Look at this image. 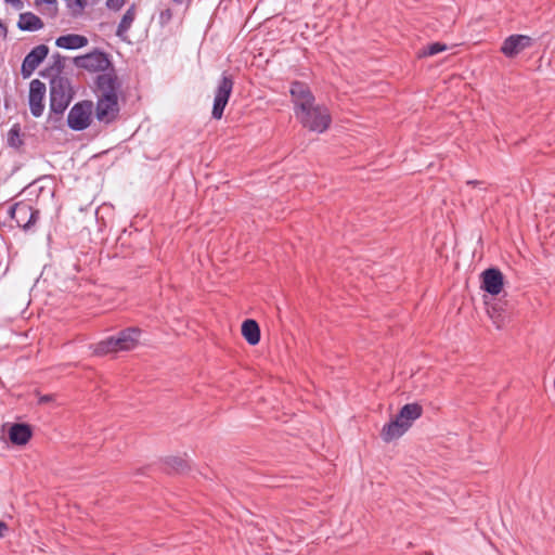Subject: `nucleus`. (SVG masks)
<instances>
[{
  "label": "nucleus",
  "mask_w": 555,
  "mask_h": 555,
  "mask_svg": "<svg viewBox=\"0 0 555 555\" xmlns=\"http://www.w3.org/2000/svg\"><path fill=\"white\" fill-rule=\"evenodd\" d=\"M141 336L139 327H128L118 332L115 336H109L94 346V353L105 356L113 352L129 351L134 349Z\"/></svg>",
  "instance_id": "nucleus-1"
},
{
  "label": "nucleus",
  "mask_w": 555,
  "mask_h": 555,
  "mask_svg": "<svg viewBox=\"0 0 555 555\" xmlns=\"http://www.w3.org/2000/svg\"><path fill=\"white\" fill-rule=\"evenodd\" d=\"M296 117L305 128L319 133L326 131L332 121L328 109L315 103L307 109L299 111Z\"/></svg>",
  "instance_id": "nucleus-2"
},
{
  "label": "nucleus",
  "mask_w": 555,
  "mask_h": 555,
  "mask_svg": "<svg viewBox=\"0 0 555 555\" xmlns=\"http://www.w3.org/2000/svg\"><path fill=\"white\" fill-rule=\"evenodd\" d=\"M72 100L70 83L67 78L56 76L50 81V114L62 116Z\"/></svg>",
  "instance_id": "nucleus-3"
},
{
  "label": "nucleus",
  "mask_w": 555,
  "mask_h": 555,
  "mask_svg": "<svg viewBox=\"0 0 555 555\" xmlns=\"http://www.w3.org/2000/svg\"><path fill=\"white\" fill-rule=\"evenodd\" d=\"M234 86L233 77L223 73L215 91L211 116L215 119H221L223 111L229 102Z\"/></svg>",
  "instance_id": "nucleus-4"
},
{
  "label": "nucleus",
  "mask_w": 555,
  "mask_h": 555,
  "mask_svg": "<svg viewBox=\"0 0 555 555\" xmlns=\"http://www.w3.org/2000/svg\"><path fill=\"white\" fill-rule=\"evenodd\" d=\"M93 104L90 101L76 103L67 116V125L75 131H81L89 127L91 122Z\"/></svg>",
  "instance_id": "nucleus-5"
},
{
  "label": "nucleus",
  "mask_w": 555,
  "mask_h": 555,
  "mask_svg": "<svg viewBox=\"0 0 555 555\" xmlns=\"http://www.w3.org/2000/svg\"><path fill=\"white\" fill-rule=\"evenodd\" d=\"M9 215L24 230H29L39 219V210L34 209L27 202H18L12 205Z\"/></svg>",
  "instance_id": "nucleus-6"
},
{
  "label": "nucleus",
  "mask_w": 555,
  "mask_h": 555,
  "mask_svg": "<svg viewBox=\"0 0 555 555\" xmlns=\"http://www.w3.org/2000/svg\"><path fill=\"white\" fill-rule=\"evenodd\" d=\"M75 64L79 68L87 69L89 72H102L105 73L111 68V61L106 53L101 51H94L89 54L78 56L75 59Z\"/></svg>",
  "instance_id": "nucleus-7"
},
{
  "label": "nucleus",
  "mask_w": 555,
  "mask_h": 555,
  "mask_svg": "<svg viewBox=\"0 0 555 555\" xmlns=\"http://www.w3.org/2000/svg\"><path fill=\"white\" fill-rule=\"evenodd\" d=\"M95 85L98 98H103L104 95L118 98V92L121 85L114 68L100 74L96 77Z\"/></svg>",
  "instance_id": "nucleus-8"
},
{
  "label": "nucleus",
  "mask_w": 555,
  "mask_h": 555,
  "mask_svg": "<svg viewBox=\"0 0 555 555\" xmlns=\"http://www.w3.org/2000/svg\"><path fill=\"white\" fill-rule=\"evenodd\" d=\"M289 92L294 103L295 115L298 114L299 111L307 109L314 104V95L305 82L294 81Z\"/></svg>",
  "instance_id": "nucleus-9"
},
{
  "label": "nucleus",
  "mask_w": 555,
  "mask_h": 555,
  "mask_svg": "<svg viewBox=\"0 0 555 555\" xmlns=\"http://www.w3.org/2000/svg\"><path fill=\"white\" fill-rule=\"evenodd\" d=\"M118 113V98H111L109 95L98 98L95 117L100 122L106 125L113 122L117 118Z\"/></svg>",
  "instance_id": "nucleus-10"
},
{
  "label": "nucleus",
  "mask_w": 555,
  "mask_h": 555,
  "mask_svg": "<svg viewBox=\"0 0 555 555\" xmlns=\"http://www.w3.org/2000/svg\"><path fill=\"white\" fill-rule=\"evenodd\" d=\"M46 85L41 80H31L29 85V108L30 113L35 117H40L43 113V99L46 95Z\"/></svg>",
  "instance_id": "nucleus-11"
},
{
  "label": "nucleus",
  "mask_w": 555,
  "mask_h": 555,
  "mask_svg": "<svg viewBox=\"0 0 555 555\" xmlns=\"http://www.w3.org/2000/svg\"><path fill=\"white\" fill-rule=\"evenodd\" d=\"M532 46V38L526 35H512L507 37L501 47V52L506 57H515L525 49Z\"/></svg>",
  "instance_id": "nucleus-12"
},
{
  "label": "nucleus",
  "mask_w": 555,
  "mask_h": 555,
  "mask_svg": "<svg viewBox=\"0 0 555 555\" xmlns=\"http://www.w3.org/2000/svg\"><path fill=\"white\" fill-rule=\"evenodd\" d=\"M49 53V48L46 44L35 47L24 59L22 64V75L24 78L31 76L34 70L46 59Z\"/></svg>",
  "instance_id": "nucleus-13"
},
{
  "label": "nucleus",
  "mask_w": 555,
  "mask_h": 555,
  "mask_svg": "<svg viewBox=\"0 0 555 555\" xmlns=\"http://www.w3.org/2000/svg\"><path fill=\"white\" fill-rule=\"evenodd\" d=\"M482 288L491 294L499 295L503 288V274L499 269L489 268L481 274Z\"/></svg>",
  "instance_id": "nucleus-14"
},
{
  "label": "nucleus",
  "mask_w": 555,
  "mask_h": 555,
  "mask_svg": "<svg viewBox=\"0 0 555 555\" xmlns=\"http://www.w3.org/2000/svg\"><path fill=\"white\" fill-rule=\"evenodd\" d=\"M408 423L403 424L399 421V418L396 416L395 420L390 421L389 423L385 424L382 431L380 437L385 442H390L395 439L400 438L406 430H408Z\"/></svg>",
  "instance_id": "nucleus-15"
},
{
  "label": "nucleus",
  "mask_w": 555,
  "mask_h": 555,
  "mask_svg": "<svg viewBox=\"0 0 555 555\" xmlns=\"http://www.w3.org/2000/svg\"><path fill=\"white\" fill-rule=\"evenodd\" d=\"M88 38L78 34H68L56 39L55 44L62 49L75 50L88 44Z\"/></svg>",
  "instance_id": "nucleus-16"
},
{
  "label": "nucleus",
  "mask_w": 555,
  "mask_h": 555,
  "mask_svg": "<svg viewBox=\"0 0 555 555\" xmlns=\"http://www.w3.org/2000/svg\"><path fill=\"white\" fill-rule=\"evenodd\" d=\"M9 438L14 444H26L31 438V429L27 424H14L9 430Z\"/></svg>",
  "instance_id": "nucleus-17"
},
{
  "label": "nucleus",
  "mask_w": 555,
  "mask_h": 555,
  "mask_svg": "<svg viewBox=\"0 0 555 555\" xmlns=\"http://www.w3.org/2000/svg\"><path fill=\"white\" fill-rule=\"evenodd\" d=\"M422 412L423 409L418 403H408L400 409L397 417L403 424L408 423L406 426L409 429L412 426V423L418 417H421Z\"/></svg>",
  "instance_id": "nucleus-18"
},
{
  "label": "nucleus",
  "mask_w": 555,
  "mask_h": 555,
  "mask_svg": "<svg viewBox=\"0 0 555 555\" xmlns=\"http://www.w3.org/2000/svg\"><path fill=\"white\" fill-rule=\"evenodd\" d=\"M242 335L249 345H257L260 340V328L255 320H245L242 324Z\"/></svg>",
  "instance_id": "nucleus-19"
},
{
  "label": "nucleus",
  "mask_w": 555,
  "mask_h": 555,
  "mask_svg": "<svg viewBox=\"0 0 555 555\" xmlns=\"http://www.w3.org/2000/svg\"><path fill=\"white\" fill-rule=\"evenodd\" d=\"M17 26L22 30L35 31L43 27V22L31 12L22 13Z\"/></svg>",
  "instance_id": "nucleus-20"
},
{
  "label": "nucleus",
  "mask_w": 555,
  "mask_h": 555,
  "mask_svg": "<svg viewBox=\"0 0 555 555\" xmlns=\"http://www.w3.org/2000/svg\"><path fill=\"white\" fill-rule=\"evenodd\" d=\"M135 17H137V8H135V4H131L128 8V10L125 12V14L122 15V17L118 24V27L116 30V36L119 38H124L126 36V34L128 33V30L131 28L132 23L135 20Z\"/></svg>",
  "instance_id": "nucleus-21"
},
{
  "label": "nucleus",
  "mask_w": 555,
  "mask_h": 555,
  "mask_svg": "<svg viewBox=\"0 0 555 555\" xmlns=\"http://www.w3.org/2000/svg\"><path fill=\"white\" fill-rule=\"evenodd\" d=\"M447 49H448L447 44L441 43V42H434V43L427 44L426 47H423L417 52V56L418 57L433 56V55H436V54H438L440 52L446 51Z\"/></svg>",
  "instance_id": "nucleus-22"
},
{
  "label": "nucleus",
  "mask_w": 555,
  "mask_h": 555,
  "mask_svg": "<svg viewBox=\"0 0 555 555\" xmlns=\"http://www.w3.org/2000/svg\"><path fill=\"white\" fill-rule=\"evenodd\" d=\"M8 142L13 147L22 145L23 141L21 140L20 127L17 125L13 126L9 131Z\"/></svg>",
  "instance_id": "nucleus-23"
},
{
  "label": "nucleus",
  "mask_w": 555,
  "mask_h": 555,
  "mask_svg": "<svg viewBox=\"0 0 555 555\" xmlns=\"http://www.w3.org/2000/svg\"><path fill=\"white\" fill-rule=\"evenodd\" d=\"M167 464L177 473H182L188 468V463L181 457H171Z\"/></svg>",
  "instance_id": "nucleus-24"
},
{
  "label": "nucleus",
  "mask_w": 555,
  "mask_h": 555,
  "mask_svg": "<svg viewBox=\"0 0 555 555\" xmlns=\"http://www.w3.org/2000/svg\"><path fill=\"white\" fill-rule=\"evenodd\" d=\"M69 8L74 11V13H81L87 7V0H68Z\"/></svg>",
  "instance_id": "nucleus-25"
},
{
  "label": "nucleus",
  "mask_w": 555,
  "mask_h": 555,
  "mask_svg": "<svg viewBox=\"0 0 555 555\" xmlns=\"http://www.w3.org/2000/svg\"><path fill=\"white\" fill-rule=\"evenodd\" d=\"M54 62L52 65V68L55 69L57 73H61L64 68V57L56 53L53 55Z\"/></svg>",
  "instance_id": "nucleus-26"
},
{
  "label": "nucleus",
  "mask_w": 555,
  "mask_h": 555,
  "mask_svg": "<svg viewBox=\"0 0 555 555\" xmlns=\"http://www.w3.org/2000/svg\"><path fill=\"white\" fill-rule=\"evenodd\" d=\"M125 3H126V0H107L106 7L113 11H119L124 7Z\"/></svg>",
  "instance_id": "nucleus-27"
},
{
  "label": "nucleus",
  "mask_w": 555,
  "mask_h": 555,
  "mask_svg": "<svg viewBox=\"0 0 555 555\" xmlns=\"http://www.w3.org/2000/svg\"><path fill=\"white\" fill-rule=\"evenodd\" d=\"M446 22L442 23L443 26H450L455 21V12L453 8H450L447 15L444 16Z\"/></svg>",
  "instance_id": "nucleus-28"
},
{
  "label": "nucleus",
  "mask_w": 555,
  "mask_h": 555,
  "mask_svg": "<svg viewBox=\"0 0 555 555\" xmlns=\"http://www.w3.org/2000/svg\"><path fill=\"white\" fill-rule=\"evenodd\" d=\"M8 531H9V526L7 525V522L0 520V538L5 537Z\"/></svg>",
  "instance_id": "nucleus-29"
},
{
  "label": "nucleus",
  "mask_w": 555,
  "mask_h": 555,
  "mask_svg": "<svg viewBox=\"0 0 555 555\" xmlns=\"http://www.w3.org/2000/svg\"><path fill=\"white\" fill-rule=\"evenodd\" d=\"M53 397L51 395H44L39 398V403H48L52 401Z\"/></svg>",
  "instance_id": "nucleus-30"
},
{
  "label": "nucleus",
  "mask_w": 555,
  "mask_h": 555,
  "mask_svg": "<svg viewBox=\"0 0 555 555\" xmlns=\"http://www.w3.org/2000/svg\"><path fill=\"white\" fill-rule=\"evenodd\" d=\"M5 2L11 3L15 8H21L22 7L21 0H5Z\"/></svg>",
  "instance_id": "nucleus-31"
},
{
  "label": "nucleus",
  "mask_w": 555,
  "mask_h": 555,
  "mask_svg": "<svg viewBox=\"0 0 555 555\" xmlns=\"http://www.w3.org/2000/svg\"><path fill=\"white\" fill-rule=\"evenodd\" d=\"M36 4H41V3H46V4H51L53 2H55V0H35Z\"/></svg>",
  "instance_id": "nucleus-32"
},
{
  "label": "nucleus",
  "mask_w": 555,
  "mask_h": 555,
  "mask_svg": "<svg viewBox=\"0 0 555 555\" xmlns=\"http://www.w3.org/2000/svg\"><path fill=\"white\" fill-rule=\"evenodd\" d=\"M466 184H467V185H474V186H476V185L481 184V182H480V181H478V180H468V181L466 182Z\"/></svg>",
  "instance_id": "nucleus-33"
},
{
  "label": "nucleus",
  "mask_w": 555,
  "mask_h": 555,
  "mask_svg": "<svg viewBox=\"0 0 555 555\" xmlns=\"http://www.w3.org/2000/svg\"><path fill=\"white\" fill-rule=\"evenodd\" d=\"M173 3L176 4H182L184 2V0H171Z\"/></svg>",
  "instance_id": "nucleus-34"
}]
</instances>
